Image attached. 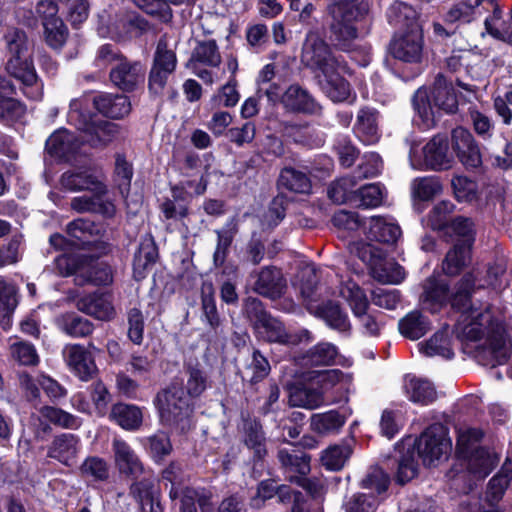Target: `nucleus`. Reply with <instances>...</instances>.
Here are the masks:
<instances>
[{
	"label": "nucleus",
	"mask_w": 512,
	"mask_h": 512,
	"mask_svg": "<svg viewBox=\"0 0 512 512\" xmlns=\"http://www.w3.org/2000/svg\"><path fill=\"white\" fill-rule=\"evenodd\" d=\"M92 196L82 195L71 200V208L79 213H98L104 217L114 216L116 209L113 202L105 198L106 192L91 191Z\"/></svg>",
	"instance_id": "obj_28"
},
{
	"label": "nucleus",
	"mask_w": 512,
	"mask_h": 512,
	"mask_svg": "<svg viewBox=\"0 0 512 512\" xmlns=\"http://www.w3.org/2000/svg\"><path fill=\"white\" fill-rule=\"evenodd\" d=\"M470 248L467 245L455 244L443 261V271L448 275L458 274L470 260Z\"/></svg>",
	"instance_id": "obj_55"
},
{
	"label": "nucleus",
	"mask_w": 512,
	"mask_h": 512,
	"mask_svg": "<svg viewBox=\"0 0 512 512\" xmlns=\"http://www.w3.org/2000/svg\"><path fill=\"white\" fill-rule=\"evenodd\" d=\"M357 255L370 267L371 274L377 281L399 284L404 280V269L398 263L385 259V253L377 246L361 243L357 246Z\"/></svg>",
	"instance_id": "obj_11"
},
{
	"label": "nucleus",
	"mask_w": 512,
	"mask_h": 512,
	"mask_svg": "<svg viewBox=\"0 0 512 512\" xmlns=\"http://www.w3.org/2000/svg\"><path fill=\"white\" fill-rule=\"evenodd\" d=\"M309 379L320 388L322 394L331 390L340 394L348 392L352 383V377L339 369L312 371Z\"/></svg>",
	"instance_id": "obj_29"
},
{
	"label": "nucleus",
	"mask_w": 512,
	"mask_h": 512,
	"mask_svg": "<svg viewBox=\"0 0 512 512\" xmlns=\"http://www.w3.org/2000/svg\"><path fill=\"white\" fill-rule=\"evenodd\" d=\"M112 449L115 464L120 473L133 478H137L144 473L142 462L126 441L120 438H114Z\"/></svg>",
	"instance_id": "obj_26"
},
{
	"label": "nucleus",
	"mask_w": 512,
	"mask_h": 512,
	"mask_svg": "<svg viewBox=\"0 0 512 512\" xmlns=\"http://www.w3.org/2000/svg\"><path fill=\"white\" fill-rule=\"evenodd\" d=\"M157 258L158 250L154 241L151 238L143 239L133 261L134 278L138 281L144 279Z\"/></svg>",
	"instance_id": "obj_39"
},
{
	"label": "nucleus",
	"mask_w": 512,
	"mask_h": 512,
	"mask_svg": "<svg viewBox=\"0 0 512 512\" xmlns=\"http://www.w3.org/2000/svg\"><path fill=\"white\" fill-rule=\"evenodd\" d=\"M279 186L295 193H309L311 190V181L302 171L291 167L284 168L279 176Z\"/></svg>",
	"instance_id": "obj_49"
},
{
	"label": "nucleus",
	"mask_w": 512,
	"mask_h": 512,
	"mask_svg": "<svg viewBox=\"0 0 512 512\" xmlns=\"http://www.w3.org/2000/svg\"><path fill=\"white\" fill-rule=\"evenodd\" d=\"M14 92L11 81L0 76V121L9 126L21 122L26 115V106L11 97Z\"/></svg>",
	"instance_id": "obj_21"
},
{
	"label": "nucleus",
	"mask_w": 512,
	"mask_h": 512,
	"mask_svg": "<svg viewBox=\"0 0 512 512\" xmlns=\"http://www.w3.org/2000/svg\"><path fill=\"white\" fill-rule=\"evenodd\" d=\"M403 390L411 402L419 405H429L437 398L436 389L430 381L411 375L404 378Z\"/></svg>",
	"instance_id": "obj_31"
},
{
	"label": "nucleus",
	"mask_w": 512,
	"mask_h": 512,
	"mask_svg": "<svg viewBox=\"0 0 512 512\" xmlns=\"http://www.w3.org/2000/svg\"><path fill=\"white\" fill-rule=\"evenodd\" d=\"M384 189L379 184H368L357 188L354 206L362 208H375L382 204Z\"/></svg>",
	"instance_id": "obj_58"
},
{
	"label": "nucleus",
	"mask_w": 512,
	"mask_h": 512,
	"mask_svg": "<svg viewBox=\"0 0 512 512\" xmlns=\"http://www.w3.org/2000/svg\"><path fill=\"white\" fill-rule=\"evenodd\" d=\"M110 418L125 430H137L143 420L142 411L132 404L117 403L113 405Z\"/></svg>",
	"instance_id": "obj_43"
},
{
	"label": "nucleus",
	"mask_w": 512,
	"mask_h": 512,
	"mask_svg": "<svg viewBox=\"0 0 512 512\" xmlns=\"http://www.w3.org/2000/svg\"><path fill=\"white\" fill-rule=\"evenodd\" d=\"M324 398L322 392L316 389L298 387L291 390L289 403L291 406L315 409L322 405Z\"/></svg>",
	"instance_id": "obj_56"
},
{
	"label": "nucleus",
	"mask_w": 512,
	"mask_h": 512,
	"mask_svg": "<svg viewBox=\"0 0 512 512\" xmlns=\"http://www.w3.org/2000/svg\"><path fill=\"white\" fill-rule=\"evenodd\" d=\"M473 274H465L456 291L450 296L448 284L434 277L427 279L424 285V302L431 306H442L448 300L454 308L461 311L456 325L457 337L462 341L477 342L485 337L478 359L484 365L505 364L511 354V341L505 336L502 324L495 322L487 307L478 308L471 304Z\"/></svg>",
	"instance_id": "obj_1"
},
{
	"label": "nucleus",
	"mask_w": 512,
	"mask_h": 512,
	"mask_svg": "<svg viewBox=\"0 0 512 512\" xmlns=\"http://www.w3.org/2000/svg\"><path fill=\"white\" fill-rule=\"evenodd\" d=\"M112 280L113 276L110 266L93 260L84 264L83 272L80 270L77 278H75V282L78 285H85L87 283L108 285Z\"/></svg>",
	"instance_id": "obj_41"
},
{
	"label": "nucleus",
	"mask_w": 512,
	"mask_h": 512,
	"mask_svg": "<svg viewBox=\"0 0 512 512\" xmlns=\"http://www.w3.org/2000/svg\"><path fill=\"white\" fill-rule=\"evenodd\" d=\"M488 13L490 14L484 20L486 33L495 39L512 43V15L507 20L503 19V11L496 0Z\"/></svg>",
	"instance_id": "obj_35"
},
{
	"label": "nucleus",
	"mask_w": 512,
	"mask_h": 512,
	"mask_svg": "<svg viewBox=\"0 0 512 512\" xmlns=\"http://www.w3.org/2000/svg\"><path fill=\"white\" fill-rule=\"evenodd\" d=\"M338 296L349 306L358 322L361 333L365 336L378 337L386 323L383 312L371 310L365 290L352 279L341 280Z\"/></svg>",
	"instance_id": "obj_6"
},
{
	"label": "nucleus",
	"mask_w": 512,
	"mask_h": 512,
	"mask_svg": "<svg viewBox=\"0 0 512 512\" xmlns=\"http://www.w3.org/2000/svg\"><path fill=\"white\" fill-rule=\"evenodd\" d=\"M357 193V181L355 176L341 177L333 181L328 187V197L336 204H354Z\"/></svg>",
	"instance_id": "obj_46"
},
{
	"label": "nucleus",
	"mask_w": 512,
	"mask_h": 512,
	"mask_svg": "<svg viewBox=\"0 0 512 512\" xmlns=\"http://www.w3.org/2000/svg\"><path fill=\"white\" fill-rule=\"evenodd\" d=\"M344 69L345 65L342 62L341 68H332L330 71L322 73L321 76L319 75V84L323 93L333 102H343L350 97L356 98L349 82L339 73L340 70Z\"/></svg>",
	"instance_id": "obj_25"
},
{
	"label": "nucleus",
	"mask_w": 512,
	"mask_h": 512,
	"mask_svg": "<svg viewBox=\"0 0 512 512\" xmlns=\"http://www.w3.org/2000/svg\"><path fill=\"white\" fill-rule=\"evenodd\" d=\"M483 432L475 427L457 429L456 454L476 478H485L498 463L496 454L480 446Z\"/></svg>",
	"instance_id": "obj_7"
},
{
	"label": "nucleus",
	"mask_w": 512,
	"mask_h": 512,
	"mask_svg": "<svg viewBox=\"0 0 512 512\" xmlns=\"http://www.w3.org/2000/svg\"><path fill=\"white\" fill-rule=\"evenodd\" d=\"M391 55L405 63H419L423 58L424 37L420 25L398 31L390 43Z\"/></svg>",
	"instance_id": "obj_15"
},
{
	"label": "nucleus",
	"mask_w": 512,
	"mask_h": 512,
	"mask_svg": "<svg viewBox=\"0 0 512 512\" xmlns=\"http://www.w3.org/2000/svg\"><path fill=\"white\" fill-rule=\"evenodd\" d=\"M451 448L452 442L448 437L447 429L440 423L428 427L417 441V451L425 465H432L435 461L446 457Z\"/></svg>",
	"instance_id": "obj_14"
},
{
	"label": "nucleus",
	"mask_w": 512,
	"mask_h": 512,
	"mask_svg": "<svg viewBox=\"0 0 512 512\" xmlns=\"http://www.w3.org/2000/svg\"><path fill=\"white\" fill-rule=\"evenodd\" d=\"M185 396L192 398L199 397L207 388V376L203 370L198 367L189 366L186 370Z\"/></svg>",
	"instance_id": "obj_63"
},
{
	"label": "nucleus",
	"mask_w": 512,
	"mask_h": 512,
	"mask_svg": "<svg viewBox=\"0 0 512 512\" xmlns=\"http://www.w3.org/2000/svg\"><path fill=\"white\" fill-rule=\"evenodd\" d=\"M209 67H217L221 63V55L215 40L199 42L193 50L190 61Z\"/></svg>",
	"instance_id": "obj_51"
},
{
	"label": "nucleus",
	"mask_w": 512,
	"mask_h": 512,
	"mask_svg": "<svg viewBox=\"0 0 512 512\" xmlns=\"http://www.w3.org/2000/svg\"><path fill=\"white\" fill-rule=\"evenodd\" d=\"M401 229L392 218L373 216L370 218L368 236L378 242L395 243L401 236Z\"/></svg>",
	"instance_id": "obj_38"
},
{
	"label": "nucleus",
	"mask_w": 512,
	"mask_h": 512,
	"mask_svg": "<svg viewBox=\"0 0 512 512\" xmlns=\"http://www.w3.org/2000/svg\"><path fill=\"white\" fill-rule=\"evenodd\" d=\"M10 57L6 63L7 72L23 84V93L32 100L43 97V83L38 78L29 54V41L24 31L10 28L4 35Z\"/></svg>",
	"instance_id": "obj_2"
},
{
	"label": "nucleus",
	"mask_w": 512,
	"mask_h": 512,
	"mask_svg": "<svg viewBox=\"0 0 512 512\" xmlns=\"http://www.w3.org/2000/svg\"><path fill=\"white\" fill-rule=\"evenodd\" d=\"M59 328L71 337H86L94 329L93 324L86 318L75 314H64L58 319Z\"/></svg>",
	"instance_id": "obj_50"
},
{
	"label": "nucleus",
	"mask_w": 512,
	"mask_h": 512,
	"mask_svg": "<svg viewBox=\"0 0 512 512\" xmlns=\"http://www.w3.org/2000/svg\"><path fill=\"white\" fill-rule=\"evenodd\" d=\"M346 422L345 416L336 410H330L324 413H316L311 417V429L320 435H330L337 433Z\"/></svg>",
	"instance_id": "obj_47"
},
{
	"label": "nucleus",
	"mask_w": 512,
	"mask_h": 512,
	"mask_svg": "<svg viewBox=\"0 0 512 512\" xmlns=\"http://www.w3.org/2000/svg\"><path fill=\"white\" fill-rule=\"evenodd\" d=\"M254 292L270 299L279 298L286 289V280L281 270L266 266L250 274Z\"/></svg>",
	"instance_id": "obj_17"
},
{
	"label": "nucleus",
	"mask_w": 512,
	"mask_h": 512,
	"mask_svg": "<svg viewBox=\"0 0 512 512\" xmlns=\"http://www.w3.org/2000/svg\"><path fill=\"white\" fill-rule=\"evenodd\" d=\"M354 131L363 143H376L379 139L378 112L369 107L360 109Z\"/></svg>",
	"instance_id": "obj_34"
},
{
	"label": "nucleus",
	"mask_w": 512,
	"mask_h": 512,
	"mask_svg": "<svg viewBox=\"0 0 512 512\" xmlns=\"http://www.w3.org/2000/svg\"><path fill=\"white\" fill-rule=\"evenodd\" d=\"M409 159L411 166L418 170H446L453 163V155L449 151L448 139L443 135H435L426 143L422 148V157L417 155L414 147H411Z\"/></svg>",
	"instance_id": "obj_12"
},
{
	"label": "nucleus",
	"mask_w": 512,
	"mask_h": 512,
	"mask_svg": "<svg viewBox=\"0 0 512 512\" xmlns=\"http://www.w3.org/2000/svg\"><path fill=\"white\" fill-rule=\"evenodd\" d=\"M512 479V469L505 463L501 470L489 481L487 497L492 504L498 502Z\"/></svg>",
	"instance_id": "obj_62"
},
{
	"label": "nucleus",
	"mask_w": 512,
	"mask_h": 512,
	"mask_svg": "<svg viewBox=\"0 0 512 512\" xmlns=\"http://www.w3.org/2000/svg\"><path fill=\"white\" fill-rule=\"evenodd\" d=\"M351 453L349 445H334L322 453L321 462L327 469L337 471L343 468Z\"/></svg>",
	"instance_id": "obj_60"
},
{
	"label": "nucleus",
	"mask_w": 512,
	"mask_h": 512,
	"mask_svg": "<svg viewBox=\"0 0 512 512\" xmlns=\"http://www.w3.org/2000/svg\"><path fill=\"white\" fill-rule=\"evenodd\" d=\"M89 100L86 97L71 100L68 121L78 130L85 132L86 141L93 147L104 146L119 134V126L97 115L85 111Z\"/></svg>",
	"instance_id": "obj_8"
},
{
	"label": "nucleus",
	"mask_w": 512,
	"mask_h": 512,
	"mask_svg": "<svg viewBox=\"0 0 512 512\" xmlns=\"http://www.w3.org/2000/svg\"><path fill=\"white\" fill-rule=\"evenodd\" d=\"M302 63L321 74L332 68H341L342 61L332 53L330 45L318 33L310 31L306 35L301 53Z\"/></svg>",
	"instance_id": "obj_13"
},
{
	"label": "nucleus",
	"mask_w": 512,
	"mask_h": 512,
	"mask_svg": "<svg viewBox=\"0 0 512 512\" xmlns=\"http://www.w3.org/2000/svg\"><path fill=\"white\" fill-rule=\"evenodd\" d=\"M244 311L249 319L256 336L269 343L282 345H297L302 342H310L313 337L307 329L288 331L284 324L269 314L263 303L257 298H247Z\"/></svg>",
	"instance_id": "obj_5"
},
{
	"label": "nucleus",
	"mask_w": 512,
	"mask_h": 512,
	"mask_svg": "<svg viewBox=\"0 0 512 512\" xmlns=\"http://www.w3.org/2000/svg\"><path fill=\"white\" fill-rule=\"evenodd\" d=\"M337 348L328 342H321L313 346L302 357L305 366H325L334 363L337 357Z\"/></svg>",
	"instance_id": "obj_48"
},
{
	"label": "nucleus",
	"mask_w": 512,
	"mask_h": 512,
	"mask_svg": "<svg viewBox=\"0 0 512 512\" xmlns=\"http://www.w3.org/2000/svg\"><path fill=\"white\" fill-rule=\"evenodd\" d=\"M156 401L163 423L181 432L190 429L193 406L181 386L171 385L158 393Z\"/></svg>",
	"instance_id": "obj_10"
},
{
	"label": "nucleus",
	"mask_w": 512,
	"mask_h": 512,
	"mask_svg": "<svg viewBox=\"0 0 512 512\" xmlns=\"http://www.w3.org/2000/svg\"><path fill=\"white\" fill-rule=\"evenodd\" d=\"M60 183L64 189L72 192L82 190L107 192L102 173L91 167H78L64 172Z\"/></svg>",
	"instance_id": "obj_16"
},
{
	"label": "nucleus",
	"mask_w": 512,
	"mask_h": 512,
	"mask_svg": "<svg viewBox=\"0 0 512 512\" xmlns=\"http://www.w3.org/2000/svg\"><path fill=\"white\" fill-rule=\"evenodd\" d=\"M80 311L99 320H110L114 316V308L110 297L105 294H90L80 298L77 302Z\"/></svg>",
	"instance_id": "obj_36"
},
{
	"label": "nucleus",
	"mask_w": 512,
	"mask_h": 512,
	"mask_svg": "<svg viewBox=\"0 0 512 512\" xmlns=\"http://www.w3.org/2000/svg\"><path fill=\"white\" fill-rule=\"evenodd\" d=\"M42 418L64 429H78L81 426L80 418L53 406H42L39 409Z\"/></svg>",
	"instance_id": "obj_54"
},
{
	"label": "nucleus",
	"mask_w": 512,
	"mask_h": 512,
	"mask_svg": "<svg viewBox=\"0 0 512 512\" xmlns=\"http://www.w3.org/2000/svg\"><path fill=\"white\" fill-rule=\"evenodd\" d=\"M95 109L110 118H123L131 111V103L125 95L100 94L93 98Z\"/></svg>",
	"instance_id": "obj_33"
},
{
	"label": "nucleus",
	"mask_w": 512,
	"mask_h": 512,
	"mask_svg": "<svg viewBox=\"0 0 512 512\" xmlns=\"http://www.w3.org/2000/svg\"><path fill=\"white\" fill-rule=\"evenodd\" d=\"M389 483L390 478L387 473L379 467H371L362 478L360 486L365 490H369L368 494L377 496L386 492Z\"/></svg>",
	"instance_id": "obj_59"
},
{
	"label": "nucleus",
	"mask_w": 512,
	"mask_h": 512,
	"mask_svg": "<svg viewBox=\"0 0 512 512\" xmlns=\"http://www.w3.org/2000/svg\"><path fill=\"white\" fill-rule=\"evenodd\" d=\"M387 19L389 23L399 29V31L412 29L414 25H419L416 10L401 1H394L387 10Z\"/></svg>",
	"instance_id": "obj_42"
},
{
	"label": "nucleus",
	"mask_w": 512,
	"mask_h": 512,
	"mask_svg": "<svg viewBox=\"0 0 512 512\" xmlns=\"http://www.w3.org/2000/svg\"><path fill=\"white\" fill-rule=\"evenodd\" d=\"M63 356L69 368L82 381L90 380L97 372L92 355L79 344L65 346Z\"/></svg>",
	"instance_id": "obj_22"
},
{
	"label": "nucleus",
	"mask_w": 512,
	"mask_h": 512,
	"mask_svg": "<svg viewBox=\"0 0 512 512\" xmlns=\"http://www.w3.org/2000/svg\"><path fill=\"white\" fill-rule=\"evenodd\" d=\"M243 441L245 446L252 451L255 460H263L267 455L266 437L262 425L255 419L244 422Z\"/></svg>",
	"instance_id": "obj_37"
},
{
	"label": "nucleus",
	"mask_w": 512,
	"mask_h": 512,
	"mask_svg": "<svg viewBox=\"0 0 512 512\" xmlns=\"http://www.w3.org/2000/svg\"><path fill=\"white\" fill-rule=\"evenodd\" d=\"M442 186L436 177L417 178L412 183V192L414 197L428 201L440 194Z\"/></svg>",
	"instance_id": "obj_64"
},
{
	"label": "nucleus",
	"mask_w": 512,
	"mask_h": 512,
	"mask_svg": "<svg viewBox=\"0 0 512 512\" xmlns=\"http://www.w3.org/2000/svg\"><path fill=\"white\" fill-rule=\"evenodd\" d=\"M81 449L79 436L72 433H62L55 436L48 446L47 456L65 466L75 464Z\"/></svg>",
	"instance_id": "obj_23"
},
{
	"label": "nucleus",
	"mask_w": 512,
	"mask_h": 512,
	"mask_svg": "<svg viewBox=\"0 0 512 512\" xmlns=\"http://www.w3.org/2000/svg\"><path fill=\"white\" fill-rule=\"evenodd\" d=\"M284 107L290 111L305 114H319L321 106L311 94L297 84L291 85L281 97Z\"/></svg>",
	"instance_id": "obj_27"
},
{
	"label": "nucleus",
	"mask_w": 512,
	"mask_h": 512,
	"mask_svg": "<svg viewBox=\"0 0 512 512\" xmlns=\"http://www.w3.org/2000/svg\"><path fill=\"white\" fill-rule=\"evenodd\" d=\"M431 328V323L426 316L419 311H412L403 317L398 323L399 332L410 340H418Z\"/></svg>",
	"instance_id": "obj_44"
},
{
	"label": "nucleus",
	"mask_w": 512,
	"mask_h": 512,
	"mask_svg": "<svg viewBox=\"0 0 512 512\" xmlns=\"http://www.w3.org/2000/svg\"><path fill=\"white\" fill-rule=\"evenodd\" d=\"M420 351L426 356H441L451 359L454 353L446 331L436 332L427 342L419 344Z\"/></svg>",
	"instance_id": "obj_53"
},
{
	"label": "nucleus",
	"mask_w": 512,
	"mask_h": 512,
	"mask_svg": "<svg viewBox=\"0 0 512 512\" xmlns=\"http://www.w3.org/2000/svg\"><path fill=\"white\" fill-rule=\"evenodd\" d=\"M285 131L296 143L310 148L320 147L324 143L323 133L309 124H289Z\"/></svg>",
	"instance_id": "obj_45"
},
{
	"label": "nucleus",
	"mask_w": 512,
	"mask_h": 512,
	"mask_svg": "<svg viewBox=\"0 0 512 512\" xmlns=\"http://www.w3.org/2000/svg\"><path fill=\"white\" fill-rule=\"evenodd\" d=\"M215 233L217 235V244L213 261L216 266H221L226 260L229 248L237 233V225L231 221L223 228L216 230Z\"/></svg>",
	"instance_id": "obj_52"
},
{
	"label": "nucleus",
	"mask_w": 512,
	"mask_h": 512,
	"mask_svg": "<svg viewBox=\"0 0 512 512\" xmlns=\"http://www.w3.org/2000/svg\"><path fill=\"white\" fill-rule=\"evenodd\" d=\"M452 147L460 162L467 168H477L482 163V156L473 135L463 127L452 131Z\"/></svg>",
	"instance_id": "obj_18"
},
{
	"label": "nucleus",
	"mask_w": 512,
	"mask_h": 512,
	"mask_svg": "<svg viewBox=\"0 0 512 512\" xmlns=\"http://www.w3.org/2000/svg\"><path fill=\"white\" fill-rule=\"evenodd\" d=\"M327 12L331 17V40L339 49L349 51L359 36L356 24L369 12L368 3L365 0H332Z\"/></svg>",
	"instance_id": "obj_4"
},
{
	"label": "nucleus",
	"mask_w": 512,
	"mask_h": 512,
	"mask_svg": "<svg viewBox=\"0 0 512 512\" xmlns=\"http://www.w3.org/2000/svg\"><path fill=\"white\" fill-rule=\"evenodd\" d=\"M413 107L416 113L414 122L423 130L430 129L435 124L436 111L454 113L458 108V96L451 80L439 73L434 80L430 92L419 88L413 97Z\"/></svg>",
	"instance_id": "obj_3"
},
{
	"label": "nucleus",
	"mask_w": 512,
	"mask_h": 512,
	"mask_svg": "<svg viewBox=\"0 0 512 512\" xmlns=\"http://www.w3.org/2000/svg\"><path fill=\"white\" fill-rule=\"evenodd\" d=\"M130 495L138 502L142 512H161V506L154 489V480L144 476L130 486Z\"/></svg>",
	"instance_id": "obj_30"
},
{
	"label": "nucleus",
	"mask_w": 512,
	"mask_h": 512,
	"mask_svg": "<svg viewBox=\"0 0 512 512\" xmlns=\"http://www.w3.org/2000/svg\"><path fill=\"white\" fill-rule=\"evenodd\" d=\"M494 7V0H460L445 14V21L451 24H467Z\"/></svg>",
	"instance_id": "obj_20"
},
{
	"label": "nucleus",
	"mask_w": 512,
	"mask_h": 512,
	"mask_svg": "<svg viewBox=\"0 0 512 512\" xmlns=\"http://www.w3.org/2000/svg\"><path fill=\"white\" fill-rule=\"evenodd\" d=\"M18 304L17 289L12 281L0 280V325L8 330L12 325L11 315Z\"/></svg>",
	"instance_id": "obj_40"
},
{
	"label": "nucleus",
	"mask_w": 512,
	"mask_h": 512,
	"mask_svg": "<svg viewBox=\"0 0 512 512\" xmlns=\"http://www.w3.org/2000/svg\"><path fill=\"white\" fill-rule=\"evenodd\" d=\"M277 459L285 478L294 483L301 476H307L310 472V457L303 451L295 448H280Z\"/></svg>",
	"instance_id": "obj_19"
},
{
	"label": "nucleus",
	"mask_w": 512,
	"mask_h": 512,
	"mask_svg": "<svg viewBox=\"0 0 512 512\" xmlns=\"http://www.w3.org/2000/svg\"><path fill=\"white\" fill-rule=\"evenodd\" d=\"M83 478L93 481H105L109 477V464L98 456L87 457L79 467Z\"/></svg>",
	"instance_id": "obj_57"
},
{
	"label": "nucleus",
	"mask_w": 512,
	"mask_h": 512,
	"mask_svg": "<svg viewBox=\"0 0 512 512\" xmlns=\"http://www.w3.org/2000/svg\"><path fill=\"white\" fill-rule=\"evenodd\" d=\"M79 146L80 143L75 134L65 129L56 131L46 141V151L57 159L68 160Z\"/></svg>",
	"instance_id": "obj_32"
},
{
	"label": "nucleus",
	"mask_w": 512,
	"mask_h": 512,
	"mask_svg": "<svg viewBox=\"0 0 512 512\" xmlns=\"http://www.w3.org/2000/svg\"><path fill=\"white\" fill-rule=\"evenodd\" d=\"M378 504L376 495L359 492L348 497L343 508L345 512H376Z\"/></svg>",
	"instance_id": "obj_61"
},
{
	"label": "nucleus",
	"mask_w": 512,
	"mask_h": 512,
	"mask_svg": "<svg viewBox=\"0 0 512 512\" xmlns=\"http://www.w3.org/2000/svg\"><path fill=\"white\" fill-rule=\"evenodd\" d=\"M302 279H306V281L301 283L300 293L307 302L309 310L324 320L330 328L339 332H349L352 327L349 316L339 303L327 300L320 305L312 306L311 302L314 300L317 287L315 270L313 268L304 269Z\"/></svg>",
	"instance_id": "obj_9"
},
{
	"label": "nucleus",
	"mask_w": 512,
	"mask_h": 512,
	"mask_svg": "<svg viewBox=\"0 0 512 512\" xmlns=\"http://www.w3.org/2000/svg\"><path fill=\"white\" fill-rule=\"evenodd\" d=\"M144 69L139 62L120 59L110 71V80L123 91H132L144 81Z\"/></svg>",
	"instance_id": "obj_24"
}]
</instances>
